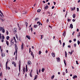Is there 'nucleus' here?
Listing matches in <instances>:
<instances>
[{"label":"nucleus","mask_w":80,"mask_h":80,"mask_svg":"<svg viewBox=\"0 0 80 80\" xmlns=\"http://www.w3.org/2000/svg\"><path fill=\"white\" fill-rule=\"evenodd\" d=\"M15 48L16 53H17V52H18V46L17 43H15Z\"/></svg>","instance_id":"obj_1"},{"label":"nucleus","mask_w":80,"mask_h":80,"mask_svg":"<svg viewBox=\"0 0 80 80\" xmlns=\"http://www.w3.org/2000/svg\"><path fill=\"white\" fill-rule=\"evenodd\" d=\"M7 61L6 62V70H7L8 68V64L9 62V61H8V60L9 59L8 58L7 59Z\"/></svg>","instance_id":"obj_2"},{"label":"nucleus","mask_w":80,"mask_h":80,"mask_svg":"<svg viewBox=\"0 0 80 80\" xmlns=\"http://www.w3.org/2000/svg\"><path fill=\"white\" fill-rule=\"evenodd\" d=\"M23 47H24V43H22V44L21 46V49L22 50H23Z\"/></svg>","instance_id":"obj_3"},{"label":"nucleus","mask_w":80,"mask_h":80,"mask_svg":"<svg viewBox=\"0 0 80 80\" xmlns=\"http://www.w3.org/2000/svg\"><path fill=\"white\" fill-rule=\"evenodd\" d=\"M51 55H52V56L53 57H55V53L54 52H52V53H51Z\"/></svg>","instance_id":"obj_4"},{"label":"nucleus","mask_w":80,"mask_h":80,"mask_svg":"<svg viewBox=\"0 0 80 80\" xmlns=\"http://www.w3.org/2000/svg\"><path fill=\"white\" fill-rule=\"evenodd\" d=\"M12 64H13L14 65V67H16L17 65L16 64V62H12Z\"/></svg>","instance_id":"obj_5"},{"label":"nucleus","mask_w":80,"mask_h":80,"mask_svg":"<svg viewBox=\"0 0 80 80\" xmlns=\"http://www.w3.org/2000/svg\"><path fill=\"white\" fill-rule=\"evenodd\" d=\"M32 63L30 60H28V65H31Z\"/></svg>","instance_id":"obj_6"},{"label":"nucleus","mask_w":80,"mask_h":80,"mask_svg":"<svg viewBox=\"0 0 80 80\" xmlns=\"http://www.w3.org/2000/svg\"><path fill=\"white\" fill-rule=\"evenodd\" d=\"M48 8V5H46V6H45L44 7V9L45 10H47Z\"/></svg>","instance_id":"obj_7"},{"label":"nucleus","mask_w":80,"mask_h":80,"mask_svg":"<svg viewBox=\"0 0 80 80\" xmlns=\"http://www.w3.org/2000/svg\"><path fill=\"white\" fill-rule=\"evenodd\" d=\"M62 35H63L64 37H65L66 35V31H64Z\"/></svg>","instance_id":"obj_8"},{"label":"nucleus","mask_w":80,"mask_h":80,"mask_svg":"<svg viewBox=\"0 0 80 80\" xmlns=\"http://www.w3.org/2000/svg\"><path fill=\"white\" fill-rule=\"evenodd\" d=\"M0 30H5V29H4L3 27H0Z\"/></svg>","instance_id":"obj_9"},{"label":"nucleus","mask_w":80,"mask_h":80,"mask_svg":"<svg viewBox=\"0 0 80 80\" xmlns=\"http://www.w3.org/2000/svg\"><path fill=\"white\" fill-rule=\"evenodd\" d=\"M57 60L58 62H60V57H58V58H57Z\"/></svg>","instance_id":"obj_10"},{"label":"nucleus","mask_w":80,"mask_h":80,"mask_svg":"<svg viewBox=\"0 0 80 80\" xmlns=\"http://www.w3.org/2000/svg\"><path fill=\"white\" fill-rule=\"evenodd\" d=\"M17 25H18V28H19V30H21V28L20 27H19V23H17Z\"/></svg>","instance_id":"obj_11"},{"label":"nucleus","mask_w":80,"mask_h":80,"mask_svg":"<svg viewBox=\"0 0 80 80\" xmlns=\"http://www.w3.org/2000/svg\"><path fill=\"white\" fill-rule=\"evenodd\" d=\"M26 37L27 38H28V39H29V40H30L31 38H30V36H28V35H27L26 36Z\"/></svg>","instance_id":"obj_12"},{"label":"nucleus","mask_w":80,"mask_h":80,"mask_svg":"<svg viewBox=\"0 0 80 80\" xmlns=\"http://www.w3.org/2000/svg\"><path fill=\"white\" fill-rule=\"evenodd\" d=\"M21 68V67H20V64H19V72H20Z\"/></svg>","instance_id":"obj_13"},{"label":"nucleus","mask_w":80,"mask_h":80,"mask_svg":"<svg viewBox=\"0 0 80 80\" xmlns=\"http://www.w3.org/2000/svg\"><path fill=\"white\" fill-rule=\"evenodd\" d=\"M65 56L66 57H67V53L66 51H65Z\"/></svg>","instance_id":"obj_14"},{"label":"nucleus","mask_w":80,"mask_h":80,"mask_svg":"<svg viewBox=\"0 0 80 80\" xmlns=\"http://www.w3.org/2000/svg\"><path fill=\"white\" fill-rule=\"evenodd\" d=\"M26 71V68L25 67L23 68V72H24V73H25Z\"/></svg>","instance_id":"obj_15"},{"label":"nucleus","mask_w":80,"mask_h":80,"mask_svg":"<svg viewBox=\"0 0 80 80\" xmlns=\"http://www.w3.org/2000/svg\"><path fill=\"white\" fill-rule=\"evenodd\" d=\"M73 25L72 23H71V24H70V27H71V28H73Z\"/></svg>","instance_id":"obj_16"},{"label":"nucleus","mask_w":80,"mask_h":80,"mask_svg":"<svg viewBox=\"0 0 80 80\" xmlns=\"http://www.w3.org/2000/svg\"><path fill=\"white\" fill-rule=\"evenodd\" d=\"M38 27V25H34L33 26L34 28H35Z\"/></svg>","instance_id":"obj_17"},{"label":"nucleus","mask_w":80,"mask_h":80,"mask_svg":"<svg viewBox=\"0 0 80 80\" xmlns=\"http://www.w3.org/2000/svg\"><path fill=\"white\" fill-rule=\"evenodd\" d=\"M6 44L8 46H9V43L8 41V40H6Z\"/></svg>","instance_id":"obj_18"},{"label":"nucleus","mask_w":80,"mask_h":80,"mask_svg":"<svg viewBox=\"0 0 80 80\" xmlns=\"http://www.w3.org/2000/svg\"><path fill=\"white\" fill-rule=\"evenodd\" d=\"M76 16V15H75V13H73V14L72 17H73V18H75Z\"/></svg>","instance_id":"obj_19"},{"label":"nucleus","mask_w":80,"mask_h":80,"mask_svg":"<svg viewBox=\"0 0 80 80\" xmlns=\"http://www.w3.org/2000/svg\"><path fill=\"white\" fill-rule=\"evenodd\" d=\"M2 57H5V54L4 53H2Z\"/></svg>","instance_id":"obj_20"},{"label":"nucleus","mask_w":80,"mask_h":80,"mask_svg":"<svg viewBox=\"0 0 80 80\" xmlns=\"http://www.w3.org/2000/svg\"><path fill=\"white\" fill-rule=\"evenodd\" d=\"M29 75L30 76V77H32V73L31 71V72L30 73Z\"/></svg>","instance_id":"obj_21"},{"label":"nucleus","mask_w":80,"mask_h":80,"mask_svg":"<svg viewBox=\"0 0 80 80\" xmlns=\"http://www.w3.org/2000/svg\"><path fill=\"white\" fill-rule=\"evenodd\" d=\"M75 78H77V75H74V76L72 77V78L73 79Z\"/></svg>","instance_id":"obj_22"},{"label":"nucleus","mask_w":80,"mask_h":80,"mask_svg":"<svg viewBox=\"0 0 80 80\" xmlns=\"http://www.w3.org/2000/svg\"><path fill=\"white\" fill-rule=\"evenodd\" d=\"M14 43V42H12V40L11 41V45H13Z\"/></svg>","instance_id":"obj_23"},{"label":"nucleus","mask_w":80,"mask_h":80,"mask_svg":"<svg viewBox=\"0 0 80 80\" xmlns=\"http://www.w3.org/2000/svg\"><path fill=\"white\" fill-rule=\"evenodd\" d=\"M37 23H38V24L39 23L38 26H39V25H41V22H37Z\"/></svg>","instance_id":"obj_24"},{"label":"nucleus","mask_w":80,"mask_h":80,"mask_svg":"<svg viewBox=\"0 0 80 80\" xmlns=\"http://www.w3.org/2000/svg\"><path fill=\"white\" fill-rule=\"evenodd\" d=\"M38 77V75H35V78H34V79H37V78Z\"/></svg>","instance_id":"obj_25"},{"label":"nucleus","mask_w":80,"mask_h":80,"mask_svg":"<svg viewBox=\"0 0 80 80\" xmlns=\"http://www.w3.org/2000/svg\"><path fill=\"white\" fill-rule=\"evenodd\" d=\"M13 38H14V39L15 42L16 43L17 42V40H16V38H15V37H14Z\"/></svg>","instance_id":"obj_26"},{"label":"nucleus","mask_w":80,"mask_h":80,"mask_svg":"<svg viewBox=\"0 0 80 80\" xmlns=\"http://www.w3.org/2000/svg\"><path fill=\"white\" fill-rule=\"evenodd\" d=\"M65 62H66V60H64V64H65V66H66L67 64Z\"/></svg>","instance_id":"obj_27"},{"label":"nucleus","mask_w":80,"mask_h":80,"mask_svg":"<svg viewBox=\"0 0 80 80\" xmlns=\"http://www.w3.org/2000/svg\"><path fill=\"white\" fill-rule=\"evenodd\" d=\"M41 10V9H38V10H37V12H40Z\"/></svg>","instance_id":"obj_28"},{"label":"nucleus","mask_w":80,"mask_h":80,"mask_svg":"<svg viewBox=\"0 0 80 80\" xmlns=\"http://www.w3.org/2000/svg\"><path fill=\"white\" fill-rule=\"evenodd\" d=\"M10 38V37L9 36H7V40H9Z\"/></svg>","instance_id":"obj_29"},{"label":"nucleus","mask_w":80,"mask_h":80,"mask_svg":"<svg viewBox=\"0 0 80 80\" xmlns=\"http://www.w3.org/2000/svg\"><path fill=\"white\" fill-rule=\"evenodd\" d=\"M65 45V43H64V42H63V45H62V47H63V48H64V47Z\"/></svg>","instance_id":"obj_30"},{"label":"nucleus","mask_w":80,"mask_h":80,"mask_svg":"<svg viewBox=\"0 0 80 80\" xmlns=\"http://www.w3.org/2000/svg\"><path fill=\"white\" fill-rule=\"evenodd\" d=\"M80 36V32H79V33H78V37H79Z\"/></svg>","instance_id":"obj_31"},{"label":"nucleus","mask_w":80,"mask_h":80,"mask_svg":"<svg viewBox=\"0 0 80 80\" xmlns=\"http://www.w3.org/2000/svg\"><path fill=\"white\" fill-rule=\"evenodd\" d=\"M2 39L3 40H4V38H5V37H4V35H2Z\"/></svg>","instance_id":"obj_32"},{"label":"nucleus","mask_w":80,"mask_h":80,"mask_svg":"<svg viewBox=\"0 0 80 80\" xmlns=\"http://www.w3.org/2000/svg\"><path fill=\"white\" fill-rule=\"evenodd\" d=\"M44 70H45L44 68H42V70H41V71H42V72H44Z\"/></svg>","instance_id":"obj_33"},{"label":"nucleus","mask_w":80,"mask_h":80,"mask_svg":"<svg viewBox=\"0 0 80 80\" xmlns=\"http://www.w3.org/2000/svg\"><path fill=\"white\" fill-rule=\"evenodd\" d=\"M28 23L27 22H25V25H26V27H28Z\"/></svg>","instance_id":"obj_34"},{"label":"nucleus","mask_w":80,"mask_h":80,"mask_svg":"<svg viewBox=\"0 0 80 80\" xmlns=\"http://www.w3.org/2000/svg\"><path fill=\"white\" fill-rule=\"evenodd\" d=\"M52 27H51L50 25L49 26L48 28H51V29H52Z\"/></svg>","instance_id":"obj_35"},{"label":"nucleus","mask_w":80,"mask_h":80,"mask_svg":"<svg viewBox=\"0 0 80 80\" xmlns=\"http://www.w3.org/2000/svg\"><path fill=\"white\" fill-rule=\"evenodd\" d=\"M67 20L68 22H70V21H71V19H69V18H68Z\"/></svg>","instance_id":"obj_36"},{"label":"nucleus","mask_w":80,"mask_h":80,"mask_svg":"<svg viewBox=\"0 0 80 80\" xmlns=\"http://www.w3.org/2000/svg\"><path fill=\"white\" fill-rule=\"evenodd\" d=\"M41 53H42V52L41 51V50H40V51H39V55H41Z\"/></svg>","instance_id":"obj_37"},{"label":"nucleus","mask_w":80,"mask_h":80,"mask_svg":"<svg viewBox=\"0 0 80 80\" xmlns=\"http://www.w3.org/2000/svg\"><path fill=\"white\" fill-rule=\"evenodd\" d=\"M17 53H18V52L16 53V60L17 58Z\"/></svg>","instance_id":"obj_38"},{"label":"nucleus","mask_w":80,"mask_h":80,"mask_svg":"<svg viewBox=\"0 0 80 80\" xmlns=\"http://www.w3.org/2000/svg\"><path fill=\"white\" fill-rule=\"evenodd\" d=\"M78 45H79V44L80 43V41H79V40L78 41Z\"/></svg>","instance_id":"obj_39"},{"label":"nucleus","mask_w":80,"mask_h":80,"mask_svg":"<svg viewBox=\"0 0 80 80\" xmlns=\"http://www.w3.org/2000/svg\"><path fill=\"white\" fill-rule=\"evenodd\" d=\"M43 35H41V40H42V38H43Z\"/></svg>","instance_id":"obj_40"},{"label":"nucleus","mask_w":80,"mask_h":80,"mask_svg":"<svg viewBox=\"0 0 80 80\" xmlns=\"http://www.w3.org/2000/svg\"><path fill=\"white\" fill-rule=\"evenodd\" d=\"M6 34L7 35H8V34H9V32H8V30H7V31Z\"/></svg>","instance_id":"obj_41"},{"label":"nucleus","mask_w":80,"mask_h":80,"mask_svg":"<svg viewBox=\"0 0 80 80\" xmlns=\"http://www.w3.org/2000/svg\"><path fill=\"white\" fill-rule=\"evenodd\" d=\"M2 34L1 33H0V39H1L2 38Z\"/></svg>","instance_id":"obj_42"},{"label":"nucleus","mask_w":80,"mask_h":80,"mask_svg":"<svg viewBox=\"0 0 80 80\" xmlns=\"http://www.w3.org/2000/svg\"><path fill=\"white\" fill-rule=\"evenodd\" d=\"M68 69H66V73H68Z\"/></svg>","instance_id":"obj_43"},{"label":"nucleus","mask_w":80,"mask_h":80,"mask_svg":"<svg viewBox=\"0 0 80 80\" xmlns=\"http://www.w3.org/2000/svg\"><path fill=\"white\" fill-rule=\"evenodd\" d=\"M49 22V19L48 18V19H47V20H46V22H47V23H48V22Z\"/></svg>","instance_id":"obj_44"},{"label":"nucleus","mask_w":80,"mask_h":80,"mask_svg":"<svg viewBox=\"0 0 80 80\" xmlns=\"http://www.w3.org/2000/svg\"><path fill=\"white\" fill-rule=\"evenodd\" d=\"M39 18H36L35 19V20L36 21V20H38Z\"/></svg>","instance_id":"obj_45"},{"label":"nucleus","mask_w":80,"mask_h":80,"mask_svg":"<svg viewBox=\"0 0 80 80\" xmlns=\"http://www.w3.org/2000/svg\"><path fill=\"white\" fill-rule=\"evenodd\" d=\"M73 52V50H71V52H70V54L72 55V52Z\"/></svg>","instance_id":"obj_46"},{"label":"nucleus","mask_w":80,"mask_h":80,"mask_svg":"<svg viewBox=\"0 0 80 80\" xmlns=\"http://www.w3.org/2000/svg\"><path fill=\"white\" fill-rule=\"evenodd\" d=\"M74 47H76V43H74Z\"/></svg>","instance_id":"obj_47"},{"label":"nucleus","mask_w":80,"mask_h":80,"mask_svg":"<svg viewBox=\"0 0 80 80\" xmlns=\"http://www.w3.org/2000/svg\"><path fill=\"white\" fill-rule=\"evenodd\" d=\"M54 75H52V79H53V78H54Z\"/></svg>","instance_id":"obj_48"},{"label":"nucleus","mask_w":80,"mask_h":80,"mask_svg":"<svg viewBox=\"0 0 80 80\" xmlns=\"http://www.w3.org/2000/svg\"><path fill=\"white\" fill-rule=\"evenodd\" d=\"M76 63L77 64H79V63L78 62V60H76Z\"/></svg>","instance_id":"obj_49"},{"label":"nucleus","mask_w":80,"mask_h":80,"mask_svg":"<svg viewBox=\"0 0 80 80\" xmlns=\"http://www.w3.org/2000/svg\"><path fill=\"white\" fill-rule=\"evenodd\" d=\"M2 72H1V73H0V76L1 77L2 76Z\"/></svg>","instance_id":"obj_50"},{"label":"nucleus","mask_w":80,"mask_h":80,"mask_svg":"<svg viewBox=\"0 0 80 80\" xmlns=\"http://www.w3.org/2000/svg\"><path fill=\"white\" fill-rule=\"evenodd\" d=\"M66 73H65V72H63L62 73V74L63 75H65Z\"/></svg>","instance_id":"obj_51"},{"label":"nucleus","mask_w":80,"mask_h":80,"mask_svg":"<svg viewBox=\"0 0 80 80\" xmlns=\"http://www.w3.org/2000/svg\"><path fill=\"white\" fill-rule=\"evenodd\" d=\"M0 49H1V51H2V47L1 46H0Z\"/></svg>","instance_id":"obj_52"},{"label":"nucleus","mask_w":80,"mask_h":80,"mask_svg":"<svg viewBox=\"0 0 80 80\" xmlns=\"http://www.w3.org/2000/svg\"><path fill=\"white\" fill-rule=\"evenodd\" d=\"M19 64L20 65H21V62H20V61H19Z\"/></svg>","instance_id":"obj_53"},{"label":"nucleus","mask_w":80,"mask_h":80,"mask_svg":"<svg viewBox=\"0 0 80 80\" xmlns=\"http://www.w3.org/2000/svg\"><path fill=\"white\" fill-rule=\"evenodd\" d=\"M28 70V67H26V72H27Z\"/></svg>","instance_id":"obj_54"},{"label":"nucleus","mask_w":80,"mask_h":80,"mask_svg":"<svg viewBox=\"0 0 80 80\" xmlns=\"http://www.w3.org/2000/svg\"><path fill=\"white\" fill-rule=\"evenodd\" d=\"M79 11V8H77V11L78 12Z\"/></svg>","instance_id":"obj_55"},{"label":"nucleus","mask_w":80,"mask_h":80,"mask_svg":"<svg viewBox=\"0 0 80 80\" xmlns=\"http://www.w3.org/2000/svg\"><path fill=\"white\" fill-rule=\"evenodd\" d=\"M16 37L17 39H18V35H16Z\"/></svg>","instance_id":"obj_56"},{"label":"nucleus","mask_w":80,"mask_h":80,"mask_svg":"<svg viewBox=\"0 0 80 80\" xmlns=\"http://www.w3.org/2000/svg\"><path fill=\"white\" fill-rule=\"evenodd\" d=\"M33 53L31 51V55L33 56Z\"/></svg>","instance_id":"obj_57"},{"label":"nucleus","mask_w":80,"mask_h":80,"mask_svg":"<svg viewBox=\"0 0 80 80\" xmlns=\"http://www.w3.org/2000/svg\"><path fill=\"white\" fill-rule=\"evenodd\" d=\"M55 8V7L54 6H53L52 7V9H53Z\"/></svg>","instance_id":"obj_58"},{"label":"nucleus","mask_w":80,"mask_h":80,"mask_svg":"<svg viewBox=\"0 0 80 80\" xmlns=\"http://www.w3.org/2000/svg\"><path fill=\"white\" fill-rule=\"evenodd\" d=\"M4 41V40H3V39H2L1 42H3Z\"/></svg>","instance_id":"obj_59"},{"label":"nucleus","mask_w":80,"mask_h":80,"mask_svg":"<svg viewBox=\"0 0 80 80\" xmlns=\"http://www.w3.org/2000/svg\"><path fill=\"white\" fill-rule=\"evenodd\" d=\"M76 40L75 38H74L73 39V41H74V42H75L76 41Z\"/></svg>","instance_id":"obj_60"},{"label":"nucleus","mask_w":80,"mask_h":80,"mask_svg":"<svg viewBox=\"0 0 80 80\" xmlns=\"http://www.w3.org/2000/svg\"><path fill=\"white\" fill-rule=\"evenodd\" d=\"M72 22H75V19H72Z\"/></svg>","instance_id":"obj_61"},{"label":"nucleus","mask_w":80,"mask_h":80,"mask_svg":"<svg viewBox=\"0 0 80 80\" xmlns=\"http://www.w3.org/2000/svg\"><path fill=\"white\" fill-rule=\"evenodd\" d=\"M45 52H46V53H48V50H46Z\"/></svg>","instance_id":"obj_62"},{"label":"nucleus","mask_w":80,"mask_h":80,"mask_svg":"<svg viewBox=\"0 0 80 80\" xmlns=\"http://www.w3.org/2000/svg\"><path fill=\"white\" fill-rule=\"evenodd\" d=\"M17 30V28H14V30Z\"/></svg>","instance_id":"obj_63"},{"label":"nucleus","mask_w":80,"mask_h":80,"mask_svg":"<svg viewBox=\"0 0 80 80\" xmlns=\"http://www.w3.org/2000/svg\"><path fill=\"white\" fill-rule=\"evenodd\" d=\"M71 10L72 11H73V8H71Z\"/></svg>","instance_id":"obj_64"}]
</instances>
